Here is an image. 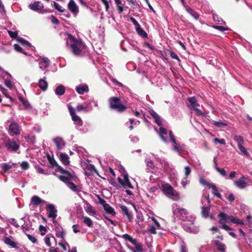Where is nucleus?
Listing matches in <instances>:
<instances>
[{
  "instance_id": "b1692460",
  "label": "nucleus",
  "mask_w": 252,
  "mask_h": 252,
  "mask_svg": "<svg viewBox=\"0 0 252 252\" xmlns=\"http://www.w3.org/2000/svg\"><path fill=\"white\" fill-rule=\"evenodd\" d=\"M167 133V130L162 127H160L159 129L158 134L160 138L165 142H167L166 139L164 137L163 135H166Z\"/></svg>"
},
{
  "instance_id": "09e8293b",
  "label": "nucleus",
  "mask_w": 252,
  "mask_h": 252,
  "mask_svg": "<svg viewBox=\"0 0 252 252\" xmlns=\"http://www.w3.org/2000/svg\"><path fill=\"white\" fill-rule=\"evenodd\" d=\"M17 40L20 42V43H21L22 44L25 45H26V46H30V43L29 42H28L27 41H26V40H25L24 39L21 38V37H18L17 38Z\"/></svg>"
},
{
  "instance_id": "8fccbe9b",
  "label": "nucleus",
  "mask_w": 252,
  "mask_h": 252,
  "mask_svg": "<svg viewBox=\"0 0 252 252\" xmlns=\"http://www.w3.org/2000/svg\"><path fill=\"white\" fill-rule=\"evenodd\" d=\"M146 164L147 166L151 168H153L154 167V165L153 161L150 158H146L145 159Z\"/></svg>"
},
{
  "instance_id": "ea45409f",
  "label": "nucleus",
  "mask_w": 252,
  "mask_h": 252,
  "mask_svg": "<svg viewBox=\"0 0 252 252\" xmlns=\"http://www.w3.org/2000/svg\"><path fill=\"white\" fill-rule=\"evenodd\" d=\"M83 222L88 227H92L93 225L92 220L87 217H83Z\"/></svg>"
},
{
  "instance_id": "aec40b11",
  "label": "nucleus",
  "mask_w": 252,
  "mask_h": 252,
  "mask_svg": "<svg viewBox=\"0 0 252 252\" xmlns=\"http://www.w3.org/2000/svg\"><path fill=\"white\" fill-rule=\"evenodd\" d=\"M60 158L62 162L65 165L69 164V157L66 154L61 153L60 155Z\"/></svg>"
},
{
  "instance_id": "412c9836",
  "label": "nucleus",
  "mask_w": 252,
  "mask_h": 252,
  "mask_svg": "<svg viewBox=\"0 0 252 252\" xmlns=\"http://www.w3.org/2000/svg\"><path fill=\"white\" fill-rule=\"evenodd\" d=\"M76 91L81 94H84L85 92H87L89 91L88 87L86 85H80L76 88Z\"/></svg>"
},
{
  "instance_id": "69168bd1",
  "label": "nucleus",
  "mask_w": 252,
  "mask_h": 252,
  "mask_svg": "<svg viewBox=\"0 0 252 252\" xmlns=\"http://www.w3.org/2000/svg\"><path fill=\"white\" fill-rule=\"evenodd\" d=\"M130 20L133 25H135V28L140 26L137 21L134 18L130 17Z\"/></svg>"
},
{
  "instance_id": "2eb2a0df",
  "label": "nucleus",
  "mask_w": 252,
  "mask_h": 252,
  "mask_svg": "<svg viewBox=\"0 0 252 252\" xmlns=\"http://www.w3.org/2000/svg\"><path fill=\"white\" fill-rule=\"evenodd\" d=\"M56 235L58 238H60L62 239L64 238L65 233L63 228L60 226H56L55 228Z\"/></svg>"
},
{
  "instance_id": "473e14b6",
  "label": "nucleus",
  "mask_w": 252,
  "mask_h": 252,
  "mask_svg": "<svg viewBox=\"0 0 252 252\" xmlns=\"http://www.w3.org/2000/svg\"><path fill=\"white\" fill-rule=\"evenodd\" d=\"M136 31L138 33L139 35L140 36L143 37H147V34L146 32L141 28L140 25L137 27H136L135 28Z\"/></svg>"
},
{
  "instance_id": "f3484780",
  "label": "nucleus",
  "mask_w": 252,
  "mask_h": 252,
  "mask_svg": "<svg viewBox=\"0 0 252 252\" xmlns=\"http://www.w3.org/2000/svg\"><path fill=\"white\" fill-rule=\"evenodd\" d=\"M46 202L45 200H42L36 195L32 196L31 198V204L36 206L39 205L40 204H44Z\"/></svg>"
},
{
  "instance_id": "bb28decb",
  "label": "nucleus",
  "mask_w": 252,
  "mask_h": 252,
  "mask_svg": "<svg viewBox=\"0 0 252 252\" xmlns=\"http://www.w3.org/2000/svg\"><path fill=\"white\" fill-rule=\"evenodd\" d=\"M208 188L212 189V192L215 195L217 196L220 198L221 197V194L218 192V189L214 184H211V185H208Z\"/></svg>"
},
{
  "instance_id": "13d9d810",
  "label": "nucleus",
  "mask_w": 252,
  "mask_h": 252,
  "mask_svg": "<svg viewBox=\"0 0 252 252\" xmlns=\"http://www.w3.org/2000/svg\"><path fill=\"white\" fill-rule=\"evenodd\" d=\"M54 5L55 8L60 12H63V10L62 9V7L56 2H54Z\"/></svg>"
},
{
  "instance_id": "423d86ee",
  "label": "nucleus",
  "mask_w": 252,
  "mask_h": 252,
  "mask_svg": "<svg viewBox=\"0 0 252 252\" xmlns=\"http://www.w3.org/2000/svg\"><path fill=\"white\" fill-rule=\"evenodd\" d=\"M4 146L6 149L10 152H16L20 147L19 143L14 139H8L5 141Z\"/></svg>"
},
{
  "instance_id": "cd10ccee",
  "label": "nucleus",
  "mask_w": 252,
  "mask_h": 252,
  "mask_svg": "<svg viewBox=\"0 0 252 252\" xmlns=\"http://www.w3.org/2000/svg\"><path fill=\"white\" fill-rule=\"evenodd\" d=\"M116 5H117V10L119 13H121L124 11V7L123 6L124 5V4L122 3V0H114Z\"/></svg>"
},
{
  "instance_id": "f8f14e48",
  "label": "nucleus",
  "mask_w": 252,
  "mask_h": 252,
  "mask_svg": "<svg viewBox=\"0 0 252 252\" xmlns=\"http://www.w3.org/2000/svg\"><path fill=\"white\" fill-rule=\"evenodd\" d=\"M246 180H247L246 178H245L244 177H242L240 178L239 179H238V180L235 181L234 182V183H235V185L237 187H238L240 189H243L246 186V185L247 184Z\"/></svg>"
},
{
  "instance_id": "20e7f679",
  "label": "nucleus",
  "mask_w": 252,
  "mask_h": 252,
  "mask_svg": "<svg viewBox=\"0 0 252 252\" xmlns=\"http://www.w3.org/2000/svg\"><path fill=\"white\" fill-rule=\"evenodd\" d=\"M162 189L164 193L168 196L171 198L174 201H177L179 199V193L173 189L172 187L168 184L163 185Z\"/></svg>"
},
{
  "instance_id": "4468645a",
  "label": "nucleus",
  "mask_w": 252,
  "mask_h": 252,
  "mask_svg": "<svg viewBox=\"0 0 252 252\" xmlns=\"http://www.w3.org/2000/svg\"><path fill=\"white\" fill-rule=\"evenodd\" d=\"M53 141L58 150L62 149L65 145L63 140L61 137H56L53 139Z\"/></svg>"
},
{
  "instance_id": "58836bf2",
  "label": "nucleus",
  "mask_w": 252,
  "mask_h": 252,
  "mask_svg": "<svg viewBox=\"0 0 252 252\" xmlns=\"http://www.w3.org/2000/svg\"><path fill=\"white\" fill-rule=\"evenodd\" d=\"M201 213H202V216L204 218H206L208 217L209 216V208L208 207H202Z\"/></svg>"
},
{
  "instance_id": "603ef678",
  "label": "nucleus",
  "mask_w": 252,
  "mask_h": 252,
  "mask_svg": "<svg viewBox=\"0 0 252 252\" xmlns=\"http://www.w3.org/2000/svg\"><path fill=\"white\" fill-rule=\"evenodd\" d=\"M0 12L3 15L6 14V11L5 10L4 6L2 4L1 0H0Z\"/></svg>"
},
{
  "instance_id": "c756f323",
  "label": "nucleus",
  "mask_w": 252,
  "mask_h": 252,
  "mask_svg": "<svg viewBox=\"0 0 252 252\" xmlns=\"http://www.w3.org/2000/svg\"><path fill=\"white\" fill-rule=\"evenodd\" d=\"M59 245L62 247V248L64 251H66L69 249V245L64 240V239H62L59 242Z\"/></svg>"
},
{
  "instance_id": "774afa93",
  "label": "nucleus",
  "mask_w": 252,
  "mask_h": 252,
  "mask_svg": "<svg viewBox=\"0 0 252 252\" xmlns=\"http://www.w3.org/2000/svg\"><path fill=\"white\" fill-rule=\"evenodd\" d=\"M222 225L221 227L224 229L225 230L229 231L231 230L232 229L230 227H229L228 225L225 224V223H220Z\"/></svg>"
},
{
  "instance_id": "680f3d73",
  "label": "nucleus",
  "mask_w": 252,
  "mask_h": 252,
  "mask_svg": "<svg viewBox=\"0 0 252 252\" xmlns=\"http://www.w3.org/2000/svg\"><path fill=\"white\" fill-rule=\"evenodd\" d=\"M10 222L16 227H18L19 226V225L16 220L14 219H11L10 220Z\"/></svg>"
},
{
  "instance_id": "7ed1b4c3",
  "label": "nucleus",
  "mask_w": 252,
  "mask_h": 252,
  "mask_svg": "<svg viewBox=\"0 0 252 252\" xmlns=\"http://www.w3.org/2000/svg\"><path fill=\"white\" fill-rule=\"evenodd\" d=\"M219 217L220 218L219 222L220 223H226L232 222L234 223L239 225H244V222L243 220L236 218L232 216H227L223 213H220L219 214Z\"/></svg>"
},
{
  "instance_id": "f03ea898",
  "label": "nucleus",
  "mask_w": 252,
  "mask_h": 252,
  "mask_svg": "<svg viewBox=\"0 0 252 252\" xmlns=\"http://www.w3.org/2000/svg\"><path fill=\"white\" fill-rule=\"evenodd\" d=\"M109 103L111 109L116 110L119 112H123L126 109V107L122 104L121 100L118 97H110L109 99Z\"/></svg>"
},
{
  "instance_id": "4d7b16f0",
  "label": "nucleus",
  "mask_w": 252,
  "mask_h": 252,
  "mask_svg": "<svg viewBox=\"0 0 252 252\" xmlns=\"http://www.w3.org/2000/svg\"><path fill=\"white\" fill-rule=\"evenodd\" d=\"M39 230L41 232V235L43 236L45 234V233L47 231V229L45 227L42 226V225H40L39 226Z\"/></svg>"
},
{
  "instance_id": "6e6d98bb",
  "label": "nucleus",
  "mask_w": 252,
  "mask_h": 252,
  "mask_svg": "<svg viewBox=\"0 0 252 252\" xmlns=\"http://www.w3.org/2000/svg\"><path fill=\"white\" fill-rule=\"evenodd\" d=\"M21 167L24 170H27L29 167V164L26 161L23 162L21 164Z\"/></svg>"
},
{
  "instance_id": "c9c22d12",
  "label": "nucleus",
  "mask_w": 252,
  "mask_h": 252,
  "mask_svg": "<svg viewBox=\"0 0 252 252\" xmlns=\"http://www.w3.org/2000/svg\"><path fill=\"white\" fill-rule=\"evenodd\" d=\"M234 140L237 142L238 146L239 147L244 144V140L242 137L239 135H235L234 136Z\"/></svg>"
},
{
  "instance_id": "bf43d9fd",
  "label": "nucleus",
  "mask_w": 252,
  "mask_h": 252,
  "mask_svg": "<svg viewBox=\"0 0 252 252\" xmlns=\"http://www.w3.org/2000/svg\"><path fill=\"white\" fill-rule=\"evenodd\" d=\"M8 32L10 36L12 38H16L18 34L17 32H12L9 31H8Z\"/></svg>"
},
{
  "instance_id": "1a4fd4ad",
  "label": "nucleus",
  "mask_w": 252,
  "mask_h": 252,
  "mask_svg": "<svg viewBox=\"0 0 252 252\" xmlns=\"http://www.w3.org/2000/svg\"><path fill=\"white\" fill-rule=\"evenodd\" d=\"M46 209L47 212L48 218L55 220L57 216V210L53 204H50L47 205Z\"/></svg>"
},
{
  "instance_id": "ddd939ff",
  "label": "nucleus",
  "mask_w": 252,
  "mask_h": 252,
  "mask_svg": "<svg viewBox=\"0 0 252 252\" xmlns=\"http://www.w3.org/2000/svg\"><path fill=\"white\" fill-rule=\"evenodd\" d=\"M49 60L45 57L43 58L39 63V68L42 70H44L49 66Z\"/></svg>"
},
{
  "instance_id": "c85d7f7f",
  "label": "nucleus",
  "mask_w": 252,
  "mask_h": 252,
  "mask_svg": "<svg viewBox=\"0 0 252 252\" xmlns=\"http://www.w3.org/2000/svg\"><path fill=\"white\" fill-rule=\"evenodd\" d=\"M85 211L90 215L94 216L96 215L95 211L93 209V207L90 204H87L85 207Z\"/></svg>"
},
{
  "instance_id": "338daca9",
  "label": "nucleus",
  "mask_w": 252,
  "mask_h": 252,
  "mask_svg": "<svg viewBox=\"0 0 252 252\" xmlns=\"http://www.w3.org/2000/svg\"><path fill=\"white\" fill-rule=\"evenodd\" d=\"M170 56L174 59H176V60H177L178 61H180V60L178 58V56H177L176 53H175V52H170Z\"/></svg>"
},
{
  "instance_id": "f704fd0d",
  "label": "nucleus",
  "mask_w": 252,
  "mask_h": 252,
  "mask_svg": "<svg viewBox=\"0 0 252 252\" xmlns=\"http://www.w3.org/2000/svg\"><path fill=\"white\" fill-rule=\"evenodd\" d=\"M216 245L217 246V249L220 252H224L225 250V245L221 243L219 241H216Z\"/></svg>"
},
{
  "instance_id": "a211bd4d",
  "label": "nucleus",
  "mask_w": 252,
  "mask_h": 252,
  "mask_svg": "<svg viewBox=\"0 0 252 252\" xmlns=\"http://www.w3.org/2000/svg\"><path fill=\"white\" fill-rule=\"evenodd\" d=\"M151 116L155 119V122L158 125L161 126L162 124V121L160 117L158 115V114L155 112L154 110H150L149 111Z\"/></svg>"
},
{
  "instance_id": "79ce46f5",
  "label": "nucleus",
  "mask_w": 252,
  "mask_h": 252,
  "mask_svg": "<svg viewBox=\"0 0 252 252\" xmlns=\"http://www.w3.org/2000/svg\"><path fill=\"white\" fill-rule=\"evenodd\" d=\"M4 84L6 87H7L8 88H9L11 90H12L14 88V86L12 83L11 80L10 79H6L4 81Z\"/></svg>"
},
{
  "instance_id": "e433bc0d",
  "label": "nucleus",
  "mask_w": 252,
  "mask_h": 252,
  "mask_svg": "<svg viewBox=\"0 0 252 252\" xmlns=\"http://www.w3.org/2000/svg\"><path fill=\"white\" fill-rule=\"evenodd\" d=\"M212 124L218 127H222L227 125V123L221 121L217 122L215 121H212Z\"/></svg>"
},
{
  "instance_id": "e2e57ef3",
  "label": "nucleus",
  "mask_w": 252,
  "mask_h": 252,
  "mask_svg": "<svg viewBox=\"0 0 252 252\" xmlns=\"http://www.w3.org/2000/svg\"><path fill=\"white\" fill-rule=\"evenodd\" d=\"M148 232L152 234H156L157 232L156 231L155 227L154 226H151L150 227L149 229L148 230Z\"/></svg>"
},
{
  "instance_id": "72a5a7b5",
  "label": "nucleus",
  "mask_w": 252,
  "mask_h": 252,
  "mask_svg": "<svg viewBox=\"0 0 252 252\" xmlns=\"http://www.w3.org/2000/svg\"><path fill=\"white\" fill-rule=\"evenodd\" d=\"M103 208L108 213L111 214L112 215H115V212L114 211V209L112 207H111L109 204H107L106 205H104Z\"/></svg>"
},
{
  "instance_id": "c03bdc74",
  "label": "nucleus",
  "mask_w": 252,
  "mask_h": 252,
  "mask_svg": "<svg viewBox=\"0 0 252 252\" xmlns=\"http://www.w3.org/2000/svg\"><path fill=\"white\" fill-rule=\"evenodd\" d=\"M238 148H239V149L240 150V151H241V152L243 154H244V155H245L246 156H249V153L247 151V149L243 146V145L238 147Z\"/></svg>"
},
{
  "instance_id": "a18cd8bd",
  "label": "nucleus",
  "mask_w": 252,
  "mask_h": 252,
  "mask_svg": "<svg viewBox=\"0 0 252 252\" xmlns=\"http://www.w3.org/2000/svg\"><path fill=\"white\" fill-rule=\"evenodd\" d=\"M215 168L218 171V172H219L222 176H225L226 174V171L224 169L220 168L217 166L216 163H215Z\"/></svg>"
},
{
  "instance_id": "3c124183",
  "label": "nucleus",
  "mask_w": 252,
  "mask_h": 252,
  "mask_svg": "<svg viewBox=\"0 0 252 252\" xmlns=\"http://www.w3.org/2000/svg\"><path fill=\"white\" fill-rule=\"evenodd\" d=\"M191 172L190 168L189 166L185 167V179H187Z\"/></svg>"
},
{
  "instance_id": "6e6552de",
  "label": "nucleus",
  "mask_w": 252,
  "mask_h": 252,
  "mask_svg": "<svg viewBox=\"0 0 252 252\" xmlns=\"http://www.w3.org/2000/svg\"><path fill=\"white\" fill-rule=\"evenodd\" d=\"M188 100L189 102L190 108L195 110L197 115H201L203 114V112L197 108V107L199 106V104L197 103V101L195 97H190L188 99Z\"/></svg>"
},
{
  "instance_id": "4be33fe9",
  "label": "nucleus",
  "mask_w": 252,
  "mask_h": 252,
  "mask_svg": "<svg viewBox=\"0 0 252 252\" xmlns=\"http://www.w3.org/2000/svg\"><path fill=\"white\" fill-rule=\"evenodd\" d=\"M44 242H45L46 245L48 247H51V240H53L54 241H56L55 238L51 234L47 235L44 237Z\"/></svg>"
},
{
  "instance_id": "9b49d317",
  "label": "nucleus",
  "mask_w": 252,
  "mask_h": 252,
  "mask_svg": "<svg viewBox=\"0 0 252 252\" xmlns=\"http://www.w3.org/2000/svg\"><path fill=\"white\" fill-rule=\"evenodd\" d=\"M68 8L75 16H76L79 12L78 7L73 0L69 1L68 3Z\"/></svg>"
},
{
  "instance_id": "6ab92c4d",
  "label": "nucleus",
  "mask_w": 252,
  "mask_h": 252,
  "mask_svg": "<svg viewBox=\"0 0 252 252\" xmlns=\"http://www.w3.org/2000/svg\"><path fill=\"white\" fill-rule=\"evenodd\" d=\"M38 85L42 91H46L48 87V83L46 81V77H44L43 78L40 79Z\"/></svg>"
},
{
  "instance_id": "49530a36",
  "label": "nucleus",
  "mask_w": 252,
  "mask_h": 252,
  "mask_svg": "<svg viewBox=\"0 0 252 252\" xmlns=\"http://www.w3.org/2000/svg\"><path fill=\"white\" fill-rule=\"evenodd\" d=\"M213 141L215 144H217L218 143H220L222 145L225 144V141L224 139H219L217 138H215L214 139Z\"/></svg>"
},
{
  "instance_id": "0eeeda50",
  "label": "nucleus",
  "mask_w": 252,
  "mask_h": 252,
  "mask_svg": "<svg viewBox=\"0 0 252 252\" xmlns=\"http://www.w3.org/2000/svg\"><path fill=\"white\" fill-rule=\"evenodd\" d=\"M8 133L10 136L18 135L20 134V126L15 122H12L9 125Z\"/></svg>"
},
{
  "instance_id": "a19ab883",
  "label": "nucleus",
  "mask_w": 252,
  "mask_h": 252,
  "mask_svg": "<svg viewBox=\"0 0 252 252\" xmlns=\"http://www.w3.org/2000/svg\"><path fill=\"white\" fill-rule=\"evenodd\" d=\"M67 185L68 188H69L71 190L74 191H78L79 190L77 187L73 183L71 182H67Z\"/></svg>"
},
{
  "instance_id": "0e129e2a",
  "label": "nucleus",
  "mask_w": 252,
  "mask_h": 252,
  "mask_svg": "<svg viewBox=\"0 0 252 252\" xmlns=\"http://www.w3.org/2000/svg\"><path fill=\"white\" fill-rule=\"evenodd\" d=\"M247 219L248 220V225L250 227H252V217L251 215L247 216Z\"/></svg>"
},
{
  "instance_id": "393cba45",
  "label": "nucleus",
  "mask_w": 252,
  "mask_h": 252,
  "mask_svg": "<svg viewBox=\"0 0 252 252\" xmlns=\"http://www.w3.org/2000/svg\"><path fill=\"white\" fill-rule=\"evenodd\" d=\"M185 7L186 8V11L189 14H190L195 19H198L199 17V15L195 11H194L192 8H191L188 6H185Z\"/></svg>"
},
{
  "instance_id": "dca6fc26",
  "label": "nucleus",
  "mask_w": 252,
  "mask_h": 252,
  "mask_svg": "<svg viewBox=\"0 0 252 252\" xmlns=\"http://www.w3.org/2000/svg\"><path fill=\"white\" fill-rule=\"evenodd\" d=\"M30 8L33 10L38 11L43 7V5L39 1H35L29 5Z\"/></svg>"
},
{
  "instance_id": "9d476101",
  "label": "nucleus",
  "mask_w": 252,
  "mask_h": 252,
  "mask_svg": "<svg viewBox=\"0 0 252 252\" xmlns=\"http://www.w3.org/2000/svg\"><path fill=\"white\" fill-rule=\"evenodd\" d=\"M4 242L7 245L15 249L19 248V244L15 241L14 238L12 236L6 237L4 239Z\"/></svg>"
},
{
  "instance_id": "5701e85b",
  "label": "nucleus",
  "mask_w": 252,
  "mask_h": 252,
  "mask_svg": "<svg viewBox=\"0 0 252 252\" xmlns=\"http://www.w3.org/2000/svg\"><path fill=\"white\" fill-rule=\"evenodd\" d=\"M124 188H132L133 187L129 182L128 179V175L126 174L124 175V182L122 185Z\"/></svg>"
},
{
  "instance_id": "052dcab7",
  "label": "nucleus",
  "mask_w": 252,
  "mask_h": 252,
  "mask_svg": "<svg viewBox=\"0 0 252 252\" xmlns=\"http://www.w3.org/2000/svg\"><path fill=\"white\" fill-rule=\"evenodd\" d=\"M214 28L216 29H217L220 31H224L225 30H227L228 29L227 28H225L222 26H214Z\"/></svg>"
},
{
  "instance_id": "4c0bfd02",
  "label": "nucleus",
  "mask_w": 252,
  "mask_h": 252,
  "mask_svg": "<svg viewBox=\"0 0 252 252\" xmlns=\"http://www.w3.org/2000/svg\"><path fill=\"white\" fill-rule=\"evenodd\" d=\"M72 119L75 122V123L76 125H78L79 126L82 125V122L81 118L76 115L72 116Z\"/></svg>"
},
{
  "instance_id": "39448f33",
  "label": "nucleus",
  "mask_w": 252,
  "mask_h": 252,
  "mask_svg": "<svg viewBox=\"0 0 252 252\" xmlns=\"http://www.w3.org/2000/svg\"><path fill=\"white\" fill-rule=\"evenodd\" d=\"M172 211L173 213L181 219L183 220L186 219L188 212L185 209L181 207L177 204H174L172 205Z\"/></svg>"
},
{
  "instance_id": "f257e3e1",
  "label": "nucleus",
  "mask_w": 252,
  "mask_h": 252,
  "mask_svg": "<svg viewBox=\"0 0 252 252\" xmlns=\"http://www.w3.org/2000/svg\"><path fill=\"white\" fill-rule=\"evenodd\" d=\"M67 43L70 44L72 52L74 55L81 56L83 54L86 47L80 40H77L73 37L72 35L68 34V39Z\"/></svg>"
},
{
  "instance_id": "7c9ffc66",
  "label": "nucleus",
  "mask_w": 252,
  "mask_h": 252,
  "mask_svg": "<svg viewBox=\"0 0 252 252\" xmlns=\"http://www.w3.org/2000/svg\"><path fill=\"white\" fill-rule=\"evenodd\" d=\"M55 92L57 95H62L65 92V88L63 85H60L56 88Z\"/></svg>"
},
{
  "instance_id": "37998d69",
  "label": "nucleus",
  "mask_w": 252,
  "mask_h": 252,
  "mask_svg": "<svg viewBox=\"0 0 252 252\" xmlns=\"http://www.w3.org/2000/svg\"><path fill=\"white\" fill-rule=\"evenodd\" d=\"M183 149V147L181 145L176 143V144H174L173 145V150L178 152V153H180V151H181Z\"/></svg>"
},
{
  "instance_id": "de8ad7c7",
  "label": "nucleus",
  "mask_w": 252,
  "mask_h": 252,
  "mask_svg": "<svg viewBox=\"0 0 252 252\" xmlns=\"http://www.w3.org/2000/svg\"><path fill=\"white\" fill-rule=\"evenodd\" d=\"M14 47L16 51L27 55L26 52H23L22 48L19 45L15 44L14 45Z\"/></svg>"
},
{
  "instance_id": "864d4df0",
  "label": "nucleus",
  "mask_w": 252,
  "mask_h": 252,
  "mask_svg": "<svg viewBox=\"0 0 252 252\" xmlns=\"http://www.w3.org/2000/svg\"><path fill=\"white\" fill-rule=\"evenodd\" d=\"M28 239L33 243H36L37 242L36 238L33 235L30 234H27Z\"/></svg>"
},
{
  "instance_id": "a878e982",
  "label": "nucleus",
  "mask_w": 252,
  "mask_h": 252,
  "mask_svg": "<svg viewBox=\"0 0 252 252\" xmlns=\"http://www.w3.org/2000/svg\"><path fill=\"white\" fill-rule=\"evenodd\" d=\"M13 165V163L9 164L7 163H3L0 164V167L3 171V172L6 173L8 170L12 168Z\"/></svg>"
},
{
  "instance_id": "5fc2aeb1",
  "label": "nucleus",
  "mask_w": 252,
  "mask_h": 252,
  "mask_svg": "<svg viewBox=\"0 0 252 252\" xmlns=\"http://www.w3.org/2000/svg\"><path fill=\"white\" fill-rule=\"evenodd\" d=\"M19 99L21 101V102L23 104V105L25 106L26 108H28L29 106H30V104L25 101L22 97H19Z\"/></svg>"
},
{
  "instance_id": "2f4dec72",
  "label": "nucleus",
  "mask_w": 252,
  "mask_h": 252,
  "mask_svg": "<svg viewBox=\"0 0 252 252\" xmlns=\"http://www.w3.org/2000/svg\"><path fill=\"white\" fill-rule=\"evenodd\" d=\"M121 208L124 213L126 215L129 220H131V213L128 211L127 208L124 205L121 206Z\"/></svg>"
}]
</instances>
